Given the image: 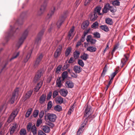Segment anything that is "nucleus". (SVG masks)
<instances>
[{"mask_svg":"<svg viewBox=\"0 0 135 135\" xmlns=\"http://www.w3.org/2000/svg\"><path fill=\"white\" fill-rule=\"evenodd\" d=\"M108 9L112 13H114L116 11V8L115 7H113V6H111L110 5L108 7Z\"/></svg>","mask_w":135,"mask_h":135,"instance_id":"a19ab883","label":"nucleus"},{"mask_svg":"<svg viewBox=\"0 0 135 135\" xmlns=\"http://www.w3.org/2000/svg\"><path fill=\"white\" fill-rule=\"evenodd\" d=\"M97 50L96 48L93 46H89L87 47V50L91 52L95 51Z\"/></svg>","mask_w":135,"mask_h":135,"instance_id":"7c9ffc66","label":"nucleus"},{"mask_svg":"<svg viewBox=\"0 0 135 135\" xmlns=\"http://www.w3.org/2000/svg\"><path fill=\"white\" fill-rule=\"evenodd\" d=\"M20 52H15L13 54L12 57L10 59V61H11L15 59L19 55Z\"/></svg>","mask_w":135,"mask_h":135,"instance_id":"473e14b6","label":"nucleus"},{"mask_svg":"<svg viewBox=\"0 0 135 135\" xmlns=\"http://www.w3.org/2000/svg\"><path fill=\"white\" fill-rule=\"evenodd\" d=\"M113 4L114 6H119V5L120 2L117 0L113 2Z\"/></svg>","mask_w":135,"mask_h":135,"instance_id":"6e6d98bb","label":"nucleus"},{"mask_svg":"<svg viewBox=\"0 0 135 135\" xmlns=\"http://www.w3.org/2000/svg\"><path fill=\"white\" fill-rule=\"evenodd\" d=\"M44 110H42L40 112L39 114V117L40 118H41L44 116Z\"/></svg>","mask_w":135,"mask_h":135,"instance_id":"bf43d9fd","label":"nucleus"},{"mask_svg":"<svg viewBox=\"0 0 135 135\" xmlns=\"http://www.w3.org/2000/svg\"><path fill=\"white\" fill-rule=\"evenodd\" d=\"M89 22L87 20L84 22L81 25L82 28L84 29L86 28L89 25Z\"/></svg>","mask_w":135,"mask_h":135,"instance_id":"5701e85b","label":"nucleus"},{"mask_svg":"<svg viewBox=\"0 0 135 135\" xmlns=\"http://www.w3.org/2000/svg\"><path fill=\"white\" fill-rule=\"evenodd\" d=\"M80 54L79 51L76 50L74 53V57L75 59L79 57Z\"/></svg>","mask_w":135,"mask_h":135,"instance_id":"f704fd0d","label":"nucleus"},{"mask_svg":"<svg viewBox=\"0 0 135 135\" xmlns=\"http://www.w3.org/2000/svg\"><path fill=\"white\" fill-rule=\"evenodd\" d=\"M71 48L70 47H68L67 49L65 52L66 56H68L69 55L71 52Z\"/></svg>","mask_w":135,"mask_h":135,"instance_id":"c03bdc74","label":"nucleus"},{"mask_svg":"<svg viewBox=\"0 0 135 135\" xmlns=\"http://www.w3.org/2000/svg\"><path fill=\"white\" fill-rule=\"evenodd\" d=\"M54 110L57 112H60L62 110V108L61 106L57 105L54 107Z\"/></svg>","mask_w":135,"mask_h":135,"instance_id":"b1692460","label":"nucleus"},{"mask_svg":"<svg viewBox=\"0 0 135 135\" xmlns=\"http://www.w3.org/2000/svg\"><path fill=\"white\" fill-rule=\"evenodd\" d=\"M18 127V125L16 122H14L13 124L10 128V133L11 134H13L16 131Z\"/></svg>","mask_w":135,"mask_h":135,"instance_id":"9d476101","label":"nucleus"},{"mask_svg":"<svg viewBox=\"0 0 135 135\" xmlns=\"http://www.w3.org/2000/svg\"><path fill=\"white\" fill-rule=\"evenodd\" d=\"M86 40L88 42H90L92 44H94L97 41L96 40L92 38L91 35H88L87 36Z\"/></svg>","mask_w":135,"mask_h":135,"instance_id":"9b49d317","label":"nucleus"},{"mask_svg":"<svg viewBox=\"0 0 135 135\" xmlns=\"http://www.w3.org/2000/svg\"><path fill=\"white\" fill-rule=\"evenodd\" d=\"M32 111V109L31 108H30L28 109L27 111L25 117L26 118H28L29 117Z\"/></svg>","mask_w":135,"mask_h":135,"instance_id":"58836bf2","label":"nucleus"},{"mask_svg":"<svg viewBox=\"0 0 135 135\" xmlns=\"http://www.w3.org/2000/svg\"><path fill=\"white\" fill-rule=\"evenodd\" d=\"M92 109L90 106H88L85 109L84 116L86 117L85 119L84 120V124L81 126L78 129L76 134V135H80L81 133L82 132L83 129L84 127V126L85 125L88 120H89L90 117V115L91 113Z\"/></svg>","mask_w":135,"mask_h":135,"instance_id":"f257e3e1","label":"nucleus"},{"mask_svg":"<svg viewBox=\"0 0 135 135\" xmlns=\"http://www.w3.org/2000/svg\"><path fill=\"white\" fill-rule=\"evenodd\" d=\"M105 21L107 24L109 25H111L113 23L112 19L109 18H108L106 19Z\"/></svg>","mask_w":135,"mask_h":135,"instance_id":"37998d69","label":"nucleus"},{"mask_svg":"<svg viewBox=\"0 0 135 135\" xmlns=\"http://www.w3.org/2000/svg\"><path fill=\"white\" fill-rule=\"evenodd\" d=\"M117 70L116 71L114 72H113L111 75V80H113L114 77L117 73Z\"/></svg>","mask_w":135,"mask_h":135,"instance_id":"4d7b16f0","label":"nucleus"},{"mask_svg":"<svg viewBox=\"0 0 135 135\" xmlns=\"http://www.w3.org/2000/svg\"><path fill=\"white\" fill-rule=\"evenodd\" d=\"M58 92L57 90H55L53 93L52 97L53 98H55L57 95H58Z\"/></svg>","mask_w":135,"mask_h":135,"instance_id":"13d9d810","label":"nucleus"},{"mask_svg":"<svg viewBox=\"0 0 135 135\" xmlns=\"http://www.w3.org/2000/svg\"><path fill=\"white\" fill-rule=\"evenodd\" d=\"M18 111V109H16L13 111L11 115L15 118L17 114Z\"/></svg>","mask_w":135,"mask_h":135,"instance_id":"c756f323","label":"nucleus"},{"mask_svg":"<svg viewBox=\"0 0 135 135\" xmlns=\"http://www.w3.org/2000/svg\"><path fill=\"white\" fill-rule=\"evenodd\" d=\"M61 48H59L56 49L54 53V57L56 58L59 56L61 54Z\"/></svg>","mask_w":135,"mask_h":135,"instance_id":"412c9836","label":"nucleus"},{"mask_svg":"<svg viewBox=\"0 0 135 135\" xmlns=\"http://www.w3.org/2000/svg\"><path fill=\"white\" fill-rule=\"evenodd\" d=\"M63 80L61 77L58 78L56 81V85L57 86L60 88L62 85Z\"/></svg>","mask_w":135,"mask_h":135,"instance_id":"ddd939ff","label":"nucleus"},{"mask_svg":"<svg viewBox=\"0 0 135 135\" xmlns=\"http://www.w3.org/2000/svg\"><path fill=\"white\" fill-rule=\"evenodd\" d=\"M62 79L63 80H64L65 78H67L68 76V73L67 71H65L63 72L62 74Z\"/></svg>","mask_w":135,"mask_h":135,"instance_id":"2f4dec72","label":"nucleus"},{"mask_svg":"<svg viewBox=\"0 0 135 135\" xmlns=\"http://www.w3.org/2000/svg\"><path fill=\"white\" fill-rule=\"evenodd\" d=\"M17 24L19 25H20L18 21L16 22V23L13 27H12L11 26H10V30L7 34L8 37H11L16 33V31L18 29V28L16 27V26Z\"/></svg>","mask_w":135,"mask_h":135,"instance_id":"7ed1b4c3","label":"nucleus"},{"mask_svg":"<svg viewBox=\"0 0 135 135\" xmlns=\"http://www.w3.org/2000/svg\"><path fill=\"white\" fill-rule=\"evenodd\" d=\"M101 10V7H97L95 8L94 12L97 13L99 15H102L103 14L100 13V11Z\"/></svg>","mask_w":135,"mask_h":135,"instance_id":"4c0bfd02","label":"nucleus"},{"mask_svg":"<svg viewBox=\"0 0 135 135\" xmlns=\"http://www.w3.org/2000/svg\"><path fill=\"white\" fill-rule=\"evenodd\" d=\"M68 64L65 65L63 67L62 69L63 70H65L68 68Z\"/></svg>","mask_w":135,"mask_h":135,"instance_id":"774afa93","label":"nucleus"},{"mask_svg":"<svg viewBox=\"0 0 135 135\" xmlns=\"http://www.w3.org/2000/svg\"><path fill=\"white\" fill-rule=\"evenodd\" d=\"M60 94L63 97H65L68 93V91L65 89H61L60 91Z\"/></svg>","mask_w":135,"mask_h":135,"instance_id":"6ab92c4d","label":"nucleus"},{"mask_svg":"<svg viewBox=\"0 0 135 135\" xmlns=\"http://www.w3.org/2000/svg\"><path fill=\"white\" fill-rule=\"evenodd\" d=\"M81 44V41H79L77 42L76 45V47H78L79 46H80Z\"/></svg>","mask_w":135,"mask_h":135,"instance_id":"338daca9","label":"nucleus"},{"mask_svg":"<svg viewBox=\"0 0 135 135\" xmlns=\"http://www.w3.org/2000/svg\"><path fill=\"white\" fill-rule=\"evenodd\" d=\"M38 135H46V134L44 133L41 130L38 131Z\"/></svg>","mask_w":135,"mask_h":135,"instance_id":"0e129e2a","label":"nucleus"},{"mask_svg":"<svg viewBox=\"0 0 135 135\" xmlns=\"http://www.w3.org/2000/svg\"><path fill=\"white\" fill-rule=\"evenodd\" d=\"M98 25L99 24L98 22L96 21L93 24L91 25V27L92 28H96L98 27Z\"/></svg>","mask_w":135,"mask_h":135,"instance_id":"de8ad7c7","label":"nucleus"},{"mask_svg":"<svg viewBox=\"0 0 135 135\" xmlns=\"http://www.w3.org/2000/svg\"><path fill=\"white\" fill-rule=\"evenodd\" d=\"M33 49V46H31L29 47L28 51L27 52V55L26 58H25L23 60V61L25 62H27L28 61V59L30 58Z\"/></svg>","mask_w":135,"mask_h":135,"instance_id":"6e6552de","label":"nucleus"},{"mask_svg":"<svg viewBox=\"0 0 135 135\" xmlns=\"http://www.w3.org/2000/svg\"><path fill=\"white\" fill-rule=\"evenodd\" d=\"M39 114V111L38 110H35L33 113V116L35 118Z\"/></svg>","mask_w":135,"mask_h":135,"instance_id":"49530a36","label":"nucleus"},{"mask_svg":"<svg viewBox=\"0 0 135 135\" xmlns=\"http://www.w3.org/2000/svg\"><path fill=\"white\" fill-rule=\"evenodd\" d=\"M74 61L73 58L71 57L68 61V63L70 64L73 63L74 62Z\"/></svg>","mask_w":135,"mask_h":135,"instance_id":"e2e57ef3","label":"nucleus"},{"mask_svg":"<svg viewBox=\"0 0 135 135\" xmlns=\"http://www.w3.org/2000/svg\"><path fill=\"white\" fill-rule=\"evenodd\" d=\"M42 61L41 60L36 59V60L35 61L34 64V66L35 68H36L41 63Z\"/></svg>","mask_w":135,"mask_h":135,"instance_id":"72a5a7b5","label":"nucleus"},{"mask_svg":"<svg viewBox=\"0 0 135 135\" xmlns=\"http://www.w3.org/2000/svg\"><path fill=\"white\" fill-rule=\"evenodd\" d=\"M44 31L45 29H43L39 32L37 37L35 39V46L36 45V46H37L40 44L42 37L44 34Z\"/></svg>","mask_w":135,"mask_h":135,"instance_id":"39448f33","label":"nucleus"},{"mask_svg":"<svg viewBox=\"0 0 135 135\" xmlns=\"http://www.w3.org/2000/svg\"><path fill=\"white\" fill-rule=\"evenodd\" d=\"M65 85L67 88H72L74 86V84L72 82L69 80L66 82Z\"/></svg>","mask_w":135,"mask_h":135,"instance_id":"dca6fc26","label":"nucleus"},{"mask_svg":"<svg viewBox=\"0 0 135 135\" xmlns=\"http://www.w3.org/2000/svg\"><path fill=\"white\" fill-rule=\"evenodd\" d=\"M47 109L49 110L51 109L52 106V103L51 101H50L48 102L47 105Z\"/></svg>","mask_w":135,"mask_h":135,"instance_id":"3c124183","label":"nucleus"},{"mask_svg":"<svg viewBox=\"0 0 135 135\" xmlns=\"http://www.w3.org/2000/svg\"><path fill=\"white\" fill-rule=\"evenodd\" d=\"M43 71L42 70H39L37 73L36 75H35L34 79L36 81L38 80L41 77L42 75Z\"/></svg>","mask_w":135,"mask_h":135,"instance_id":"2eb2a0df","label":"nucleus"},{"mask_svg":"<svg viewBox=\"0 0 135 135\" xmlns=\"http://www.w3.org/2000/svg\"><path fill=\"white\" fill-rule=\"evenodd\" d=\"M55 102L57 104H61L63 102V99L60 96L56 98Z\"/></svg>","mask_w":135,"mask_h":135,"instance_id":"aec40b11","label":"nucleus"},{"mask_svg":"<svg viewBox=\"0 0 135 135\" xmlns=\"http://www.w3.org/2000/svg\"><path fill=\"white\" fill-rule=\"evenodd\" d=\"M62 68V66L61 65H59L58 67L56 68V70L55 72L57 73H59L60 72L61 69Z\"/></svg>","mask_w":135,"mask_h":135,"instance_id":"8fccbe9b","label":"nucleus"},{"mask_svg":"<svg viewBox=\"0 0 135 135\" xmlns=\"http://www.w3.org/2000/svg\"><path fill=\"white\" fill-rule=\"evenodd\" d=\"M47 4V2L45 1L41 6L40 10L38 11V15H41L45 11Z\"/></svg>","mask_w":135,"mask_h":135,"instance_id":"0eeeda50","label":"nucleus"},{"mask_svg":"<svg viewBox=\"0 0 135 135\" xmlns=\"http://www.w3.org/2000/svg\"><path fill=\"white\" fill-rule=\"evenodd\" d=\"M15 118L14 117L10 114L8 117L7 122L8 123H9L12 122Z\"/></svg>","mask_w":135,"mask_h":135,"instance_id":"ea45409f","label":"nucleus"},{"mask_svg":"<svg viewBox=\"0 0 135 135\" xmlns=\"http://www.w3.org/2000/svg\"><path fill=\"white\" fill-rule=\"evenodd\" d=\"M82 68L79 66L75 65L74 67L73 70L76 73H79L81 71Z\"/></svg>","mask_w":135,"mask_h":135,"instance_id":"f3484780","label":"nucleus"},{"mask_svg":"<svg viewBox=\"0 0 135 135\" xmlns=\"http://www.w3.org/2000/svg\"><path fill=\"white\" fill-rule=\"evenodd\" d=\"M65 18H64L63 16L61 17L60 18L56 23L57 27L58 28H60L62 23L64 22Z\"/></svg>","mask_w":135,"mask_h":135,"instance_id":"f8f14e48","label":"nucleus"},{"mask_svg":"<svg viewBox=\"0 0 135 135\" xmlns=\"http://www.w3.org/2000/svg\"><path fill=\"white\" fill-rule=\"evenodd\" d=\"M44 117L46 121L49 120L51 122H54L57 118V116L54 114L48 113L45 114Z\"/></svg>","mask_w":135,"mask_h":135,"instance_id":"20e7f679","label":"nucleus"},{"mask_svg":"<svg viewBox=\"0 0 135 135\" xmlns=\"http://www.w3.org/2000/svg\"><path fill=\"white\" fill-rule=\"evenodd\" d=\"M18 88H17L14 90L12 94V95L10 99V102L11 104L13 103L15 100L17 99L18 95Z\"/></svg>","mask_w":135,"mask_h":135,"instance_id":"423d86ee","label":"nucleus"},{"mask_svg":"<svg viewBox=\"0 0 135 135\" xmlns=\"http://www.w3.org/2000/svg\"><path fill=\"white\" fill-rule=\"evenodd\" d=\"M100 28L102 30L105 32H108L109 30V28L105 25L100 26Z\"/></svg>","mask_w":135,"mask_h":135,"instance_id":"c85d7f7f","label":"nucleus"},{"mask_svg":"<svg viewBox=\"0 0 135 135\" xmlns=\"http://www.w3.org/2000/svg\"><path fill=\"white\" fill-rule=\"evenodd\" d=\"M129 56L128 54H124V56L121 60V62L120 65L121 67L122 68L125 65L126 62L127 61L129 57Z\"/></svg>","mask_w":135,"mask_h":135,"instance_id":"1a4fd4ad","label":"nucleus"},{"mask_svg":"<svg viewBox=\"0 0 135 135\" xmlns=\"http://www.w3.org/2000/svg\"><path fill=\"white\" fill-rule=\"evenodd\" d=\"M42 82L41 81L37 84V85L35 88V91L36 92L38 91L41 88L42 85Z\"/></svg>","mask_w":135,"mask_h":135,"instance_id":"a878e982","label":"nucleus"},{"mask_svg":"<svg viewBox=\"0 0 135 135\" xmlns=\"http://www.w3.org/2000/svg\"><path fill=\"white\" fill-rule=\"evenodd\" d=\"M32 93V91L31 90H30L28 91V92L26 93L25 95L26 99L29 98L31 96Z\"/></svg>","mask_w":135,"mask_h":135,"instance_id":"a18cd8bd","label":"nucleus"},{"mask_svg":"<svg viewBox=\"0 0 135 135\" xmlns=\"http://www.w3.org/2000/svg\"><path fill=\"white\" fill-rule=\"evenodd\" d=\"M94 37L95 38H99L100 37V34L98 32H95L93 33Z\"/></svg>","mask_w":135,"mask_h":135,"instance_id":"79ce46f5","label":"nucleus"},{"mask_svg":"<svg viewBox=\"0 0 135 135\" xmlns=\"http://www.w3.org/2000/svg\"><path fill=\"white\" fill-rule=\"evenodd\" d=\"M43 57V55L42 54H39L38 55L37 59H40V60H42Z\"/></svg>","mask_w":135,"mask_h":135,"instance_id":"680f3d73","label":"nucleus"},{"mask_svg":"<svg viewBox=\"0 0 135 135\" xmlns=\"http://www.w3.org/2000/svg\"><path fill=\"white\" fill-rule=\"evenodd\" d=\"M91 1L90 0H85L84 3V5H87Z\"/></svg>","mask_w":135,"mask_h":135,"instance_id":"69168bd1","label":"nucleus"},{"mask_svg":"<svg viewBox=\"0 0 135 135\" xmlns=\"http://www.w3.org/2000/svg\"><path fill=\"white\" fill-rule=\"evenodd\" d=\"M33 135L36 134L37 133V131L35 125H34L32 126V129L31 130Z\"/></svg>","mask_w":135,"mask_h":135,"instance_id":"c9c22d12","label":"nucleus"},{"mask_svg":"<svg viewBox=\"0 0 135 135\" xmlns=\"http://www.w3.org/2000/svg\"><path fill=\"white\" fill-rule=\"evenodd\" d=\"M42 122V119H39L36 122V126L37 127L39 126Z\"/></svg>","mask_w":135,"mask_h":135,"instance_id":"5fc2aeb1","label":"nucleus"},{"mask_svg":"<svg viewBox=\"0 0 135 135\" xmlns=\"http://www.w3.org/2000/svg\"><path fill=\"white\" fill-rule=\"evenodd\" d=\"M32 123H28L27 127V130L28 131H31V130L32 129Z\"/></svg>","mask_w":135,"mask_h":135,"instance_id":"09e8293b","label":"nucleus"},{"mask_svg":"<svg viewBox=\"0 0 135 135\" xmlns=\"http://www.w3.org/2000/svg\"><path fill=\"white\" fill-rule=\"evenodd\" d=\"M109 6V3H107L104 6V7L103 9V13H107L108 9V7Z\"/></svg>","mask_w":135,"mask_h":135,"instance_id":"cd10ccee","label":"nucleus"},{"mask_svg":"<svg viewBox=\"0 0 135 135\" xmlns=\"http://www.w3.org/2000/svg\"><path fill=\"white\" fill-rule=\"evenodd\" d=\"M78 64L82 67H83L84 64V62L81 60H79L78 61Z\"/></svg>","mask_w":135,"mask_h":135,"instance_id":"864d4df0","label":"nucleus"},{"mask_svg":"<svg viewBox=\"0 0 135 135\" xmlns=\"http://www.w3.org/2000/svg\"><path fill=\"white\" fill-rule=\"evenodd\" d=\"M55 10V7H53L51 8V11L48 13L46 17V18L49 19L51 18L52 16L54 14Z\"/></svg>","mask_w":135,"mask_h":135,"instance_id":"4468645a","label":"nucleus"},{"mask_svg":"<svg viewBox=\"0 0 135 135\" xmlns=\"http://www.w3.org/2000/svg\"><path fill=\"white\" fill-rule=\"evenodd\" d=\"M80 58L84 60H86L89 58V55L84 53L80 56Z\"/></svg>","mask_w":135,"mask_h":135,"instance_id":"bb28decb","label":"nucleus"},{"mask_svg":"<svg viewBox=\"0 0 135 135\" xmlns=\"http://www.w3.org/2000/svg\"><path fill=\"white\" fill-rule=\"evenodd\" d=\"M74 27L73 26V27L72 28L70 29V31L69 32L68 36L70 37L72 36H73L74 35V34H73V32H74Z\"/></svg>","mask_w":135,"mask_h":135,"instance_id":"e433bc0d","label":"nucleus"},{"mask_svg":"<svg viewBox=\"0 0 135 135\" xmlns=\"http://www.w3.org/2000/svg\"><path fill=\"white\" fill-rule=\"evenodd\" d=\"M52 92L51 91H50L47 96V100H49L50 99L52 96Z\"/></svg>","mask_w":135,"mask_h":135,"instance_id":"052dcab7","label":"nucleus"},{"mask_svg":"<svg viewBox=\"0 0 135 135\" xmlns=\"http://www.w3.org/2000/svg\"><path fill=\"white\" fill-rule=\"evenodd\" d=\"M26 130L25 129H22L20 131L21 135H25L26 134Z\"/></svg>","mask_w":135,"mask_h":135,"instance_id":"603ef678","label":"nucleus"},{"mask_svg":"<svg viewBox=\"0 0 135 135\" xmlns=\"http://www.w3.org/2000/svg\"><path fill=\"white\" fill-rule=\"evenodd\" d=\"M46 97V95L44 94H42L40 97L39 101L41 104H43L45 102V101Z\"/></svg>","mask_w":135,"mask_h":135,"instance_id":"a211bd4d","label":"nucleus"},{"mask_svg":"<svg viewBox=\"0 0 135 135\" xmlns=\"http://www.w3.org/2000/svg\"><path fill=\"white\" fill-rule=\"evenodd\" d=\"M98 17L97 14L96 12H94L93 14L91 15L90 17V20L94 21L96 20Z\"/></svg>","mask_w":135,"mask_h":135,"instance_id":"4be33fe9","label":"nucleus"},{"mask_svg":"<svg viewBox=\"0 0 135 135\" xmlns=\"http://www.w3.org/2000/svg\"><path fill=\"white\" fill-rule=\"evenodd\" d=\"M42 128L43 131L46 133H48L50 132V128L47 126H42Z\"/></svg>","mask_w":135,"mask_h":135,"instance_id":"393cba45","label":"nucleus"},{"mask_svg":"<svg viewBox=\"0 0 135 135\" xmlns=\"http://www.w3.org/2000/svg\"><path fill=\"white\" fill-rule=\"evenodd\" d=\"M30 31V29L28 28L26 29L23 33L22 36L20 38L19 41L17 43L16 47L18 49L23 42L25 40L27 37Z\"/></svg>","mask_w":135,"mask_h":135,"instance_id":"f03ea898","label":"nucleus"}]
</instances>
